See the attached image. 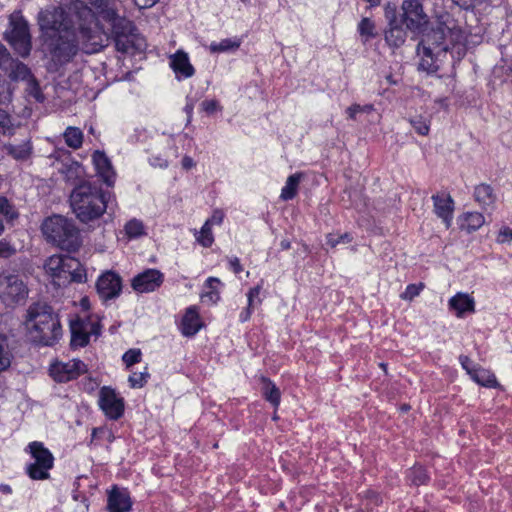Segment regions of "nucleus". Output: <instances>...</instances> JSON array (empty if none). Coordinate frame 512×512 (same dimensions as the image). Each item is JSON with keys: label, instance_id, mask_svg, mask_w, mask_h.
I'll use <instances>...</instances> for the list:
<instances>
[{"label": "nucleus", "instance_id": "1", "mask_svg": "<svg viewBox=\"0 0 512 512\" xmlns=\"http://www.w3.org/2000/svg\"><path fill=\"white\" fill-rule=\"evenodd\" d=\"M39 26L55 70L71 62L80 50L86 54L101 51L109 40L95 13L81 0L74 1L68 12L61 7L40 12Z\"/></svg>", "mask_w": 512, "mask_h": 512}, {"label": "nucleus", "instance_id": "2", "mask_svg": "<svg viewBox=\"0 0 512 512\" xmlns=\"http://www.w3.org/2000/svg\"><path fill=\"white\" fill-rule=\"evenodd\" d=\"M432 18L435 19L436 27H432L418 44L417 50H423V56L419 63V69L428 73H436L440 64L445 61L448 51L446 43V29L448 22V11L445 0L432 1Z\"/></svg>", "mask_w": 512, "mask_h": 512}, {"label": "nucleus", "instance_id": "3", "mask_svg": "<svg viewBox=\"0 0 512 512\" xmlns=\"http://www.w3.org/2000/svg\"><path fill=\"white\" fill-rule=\"evenodd\" d=\"M86 1L96 9L103 21L110 24L117 51L133 54L145 49V40L137 33L133 22L118 14V0Z\"/></svg>", "mask_w": 512, "mask_h": 512}, {"label": "nucleus", "instance_id": "4", "mask_svg": "<svg viewBox=\"0 0 512 512\" xmlns=\"http://www.w3.org/2000/svg\"><path fill=\"white\" fill-rule=\"evenodd\" d=\"M24 325L30 340L41 346H53L63 335L59 315L45 302L29 305Z\"/></svg>", "mask_w": 512, "mask_h": 512}, {"label": "nucleus", "instance_id": "5", "mask_svg": "<svg viewBox=\"0 0 512 512\" xmlns=\"http://www.w3.org/2000/svg\"><path fill=\"white\" fill-rule=\"evenodd\" d=\"M70 206L76 218L83 224L98 220L107 209H112L110 193L88 181L74 187L70 194Z\"/></svg>", "mask_w": 512, "mask_h": 512}, {"label": "nucleus", "instance_id": "6", "mask_svg": "<svg viewBox=\"0 0 512 512\" xmlns=\"http://www.w3.org/2000/svg\"><path fill=\"white\" fill-rule=\"evenodd\" d=\"M41 230L47 242L61 250L76 252L82 244L80 231L74 221L62 215L46 218Z\"/></svg>", "mask_w": 512, "mask_h": 512}, {"label": "nucleus", "instance_id": "7", "mask_svg": "<svg viewBox=\"0 0 512 512\" xmlns=\"http://www.w3.org/2000/svg\"><path fill=\"white\" fill-rule=\"evenodd\" d=\"M401 9L403 14L400 20L403 21L406 29L424 37L428 32L429 17L424 11L421 0H404Z\"/></svg>", "mask_w": 512, "mask_h": 512}, {"label": "nucleus", "instance_id": "8", "mask_svg": "<svg viewBox=\"0 0 512 512\" xmlns=\"http://www.w3.org/2000/svg\"><path fill=\"white\" fill-rule=\"evenodd\" d=\"M28 449L34 459L26 470L29 477L33 480H45L49 477V470L52 469L54 464V457L52 453L44 447L41 442H31Z\"/></svg>", "mask_w": 512, "mask_h": 512}, {"label": "nucleus", "instance_id": "9", "mask_svg": "<svg viewBox=\"0 0 512 512\" xmlns=\"http://www.w3.org/2000/svg\"><path fill=\"white\" fill-rule=\"evenodd\" d=\"M11 29L5 33V39L22 58H27L32 50V37L28 22L22 17L12 19Z\"/></svg>", "mask_w": 512, "mask_h": 512}, {"label": "nucleus", "instance_id": "10", "mask_svg": "<svg viewBox=\"0 0 512 512\" xmlns=\"http://www.w3.org/2000/svg\"><path fill=\"white\" fill-rule=\"evenodd\" d=\"M71 341L73 348L84 347L89 343L91 335L99 336L101 326L98 321L92 320L90 317L76 316L70 320Z\"/></svg>", "mask_w": 512, "mask_h": 512}, {"label": "nucleus", "instance_id": "11", "mask_svg": "<svg viewBox=\"0 0 512 512\" xmlns=\"http://www.w3.org/2000/svg\"><path fill=\"white\" fill-rule=\"evenodd\" d=\"M28 288L18 275H5L0 279V298L6 306H14L26 299Z\"/></svg>", "mask_w": 512, "mask_h": 512}, {"label": "nucleus", "instance_id": "12", "mask_svg": "<svg viewBox=\"0 0 512 512\" xmlns=\"http://www.w3.org/2000/svg\"><path fill=\"white\" fill-rule=\"evenodd\" d=\"M77 259L65 255H52L48 257L43 265L45 273L52 278L55 285L61 287L67 285L66 273L67 269H75Z\"/></svg>", "mask_w": 512, "mask_h": 512}, {"label": "nucleus", "instance_id": "13", "mask_svg": "<svg viewBox=\"0 0 512 512\" xmlns=\"http://www.w3.org/2000/svg\"><path fill=\"white\" fill-rule=\"evenodd\" d=\"M98 403L105 416L111 420H118L124 414V399L111 387L103 386L100 389Z\"/></svg>", "mask_w": 512, "mask_h": 512}, {"label": "nucleus", "instance_id": "14", "mask_svg": "<svg viewBox=\"0 0 512 512\" xmlns=\"http://www.w3.org/2000/svg\"><path fill=\"white\" fill-rule=\"evenodd\" d=\"M87 371L86 364L79 359L51 364L50 376L57 382H68L78 378Z\"/></svg>", "mask_w": 512, "mask_h": 512}, {"label": "nucleus", "instance_id": "15", "mask_svg": "<svg viewBox=\"0 0 512 512\" xmlns=\"http://www.w3.org/2000/svg\"><path fill=\"white\" fill-rule=\"evenodd\" d=\"M164 282V274L153 268L145 269L133 277L132 288L137 293H150L156 291Z\"/></svg>", "mask_w": 512, "mask_h": 512}, {"label": "nucleus", "instance_id": "16", "mask_svg": "<svg viewBox=\"0 0 512 512\" xmlns=\"http://www.w3.org/2000/svg\"><path fill=\"white\" fill-rule=\"evenodd\" d=\"M96 289L103 301L115 299L122 291V279L117 273L107 271L98 278Z\"/></svg>", "mask_w": 512, "mask_h": 512}, {"label": "nucleus", "instance_id": "17", "mask_svg": "<svg viewBox=\"0 0 512 512\" xmlns=\"http://www.w3.org/2000/svg\"><path fill=\"white\" fill-rule=\"evenodd\" d=\"M386 17L389 19V29L385 33L386 42L393 47L401 46L406 40V30L403 28V21L397 19L395 11H386Z\"/></svg>", "mask_w": 512, "mask_h": 512}, {"label": "nucleus", "instance_id": "18", "mask_svg": "<svg viewBox=\"0 0 512 512\" xmlns=\"http://www.w3.org/2000/svg\"><path fill=\"white\" fill-rule=\"evenodd\" d=\"M92 161L103 182L107 186H113L115 182V172L113 170L111 161L102 151L96 150L92 155Z\"/></svg>", "mask_w": 512, "mask_h": 512}, {"label": "nucleus", "instance_id": "19", "mask_svg": "<svg viewBox=\"0 0 512 512\" xmlns=\"http://www.w3.org/2000/svg\"><path fill=\"white\" fill-rule=\"evenodd\" d=\"M170 67L177 78H190L195 74V69L190 63L188 54L183 50H178L170 56Z\"/></svg>", "mask_w": 512, "mask_h": 512}, {"label": "nucleus", "instance_id": "20", "mask_svg": "<svg viewBox=\"0 0 512 512\" xmlns=\"http://www.w3.org/2000/svg\"><path fill=\"white\" fill-rule=\"evenodd\" d=\"M132 507L129 494L125 490L113 488L107 499V508L110 512H128Z\"/></svg>", "mask_w": 512, "mask_h": 512}, {"label": "nucleus", "instance_id": "21", "mask_svg": "<svg viewBox=\"0 0 512 512\" xmlns=\"http://www.w3.org/2000/svg\"><path fill=\"white\" fill-rule=\"evenodd\" d=\"M450 309L455 310L457 317L463 318L475 312V300L469 294L459 292L450 298Z\"/></svg>", "mask_w": 512, "mask_h": 512}, {"label": "nucleus", "instance_id": "22", "mask_svg": "<svg viewBox=\"0 0 512 512\" xmlns=\"http://www.w3.org/2000/svg\"><path fill=\"white\" fill-rule=\"evenodd\" d=\"M7 155L16 161H26L33 153V146L30 138H26L19 143H7L4 145Z\"/></svg>", "mask_w": 512, "mask_h": 512}, {"label": "nucleus", "instance_id": "23", "mask_svg": "<svg viewBox=\"0 0 512 512\" xmlns=\"http://www.w3.org/2000/svg\"><path fill=\"white\" fill-rule=\"evenodd\" d=\"M474 200L483 209H493L497 200V195L491 185L481 183L474 188Z\"/></svg>", "mask_w": 512, "mask_h": 512}, {"label": "nucleus", "instance_id": "24", "mask_svg": "<svg viewBox=\"0 0 512 512\" xmlns=\"http://www.w3.org/2000/svg\"><path fill=\"white\" fill-rule=\"evenodd\" d=\"M200 326V319L196 308L189 307L182 318L181 328L183 335H195L199 331Z\"/></svg>", "mask_w": 512, "mask_h": 512}, {"label": "nucleus", "instance_id": "25", "mask_svg": "<svg viewBox=\"0 0 512 512\" xmlns=\"http://www.w3.org/2000/svg\"><path fill=\"white\" fill-rule=\"evenodd\" d=\"M484 222L485 218L479 212H467L458 219L460 229L468 233L478 230Z\"/></svg>", "mask_w": 512, "mask_h": 512}, {"label": "nucleus", "instance_id": "26", "mask_svg": "<svg viewBox=\"0 0 512 512\" xmlns=\"http://www.w3.org/2000/svg\"><path fill=\"white\" fill-rule=\"evenodd\" d=\"M2 71L7 73L9 78L13 81L27 80L31 77V71L28 66L23 62L15 60L13 57L10 67L3 69Z\"/></svg>", "mask_w": 512, "mask_h": 512}, {"label": "nucleus", "instance_id": "27", "mask_svg": "<svg viewBox=\"0 0 512 512\" xmlns=\"http://www.w3.org/2000/svg\"><path fill=\"white\" fill-rule=\"evenodd\" d=\"M471 378L478 384L485 387H495L497 385L496 377L489 370L476 367L472 370Z\"/></svg>", "mask_w": 512, "mask_h": 512}, {"label": "nucleus", "instance_id": "28", "mask_svg": "<svg viewBox=\"0 0 512 512\" xmlns=\"http://www.w3.org/2000/svg\"><path fill=\"white\" fill-rule=\"evenodd\" d=\"M220 284V280L215 277H209L205 282V292L201 294V298L203 302H209L211 304H215L219 299V291L217 290V286Z\"/></svg>", "mask_w": 512, "mask_h": 512}, {"label": "nucleus", "instance_id": "29", "mask_svg": "<svg viewBox=\"0 0 512 512\" xmlns=\"http://www.w3.org/2000/svg\"><path fill=\"white\" fill-rule=\"evenodd\" d=\"M467 41V35L464 30L459 27H450V44H453V48H457V54H465V44Z\"/></svg>", "mask_w": 512, "mask_h": 512}, {"label": "nucleus", "instance_id": "30", "mask_svg": "<svg viewBox=\"0 0 512 512\" xmlns=\"http://www.w3.org/2000/svg\"><path fill=\"white\" fill-rule=\"evenodd\" d=\"M301 176L302 175L300 173H296V174L290 175L287 178V181L281 191V195H280L281 199L291 200L296 196Z\"/></svg>", "mask_w": 512, "mask_h": 512}, {"label": "nucleus", "instance_id": "31", "mask_svg": "<svg viewBox=\"0 0 512 512\" xmlns=\"http://www.w3.org/2000/svg\"><path fill=\"white\" fill-rule=\"evenodd\" d=\"M65 143L72 149H79L83 143V132L73 126H69L63 133Z\"/></svg>", "mask_w": 512, "mask_h": 512}, {"label": "nucleus", "instance_id": "32", "mask_svg": "<svg viewBox=\"0 0 512 512\" xmlns=\"http://www.w3.org/2000/svg\"><path fill=\"white\" fill-rule=\"evenodd\" d=\"M263 395L274 407L280 404V391L269 379L263 378Z\"/></svg>", "mask_w": 512, "mask_h": 512}, {"label": "nucleus", "instance_id": "33", "mask_svg": "<svg viewBox=\"0 0 512 512\" xmlns=\"http://www.w3.org/2000/svg\"><path fill=\"white\" fill-rule=\"evenodd\" d=\"M434 201V211L438 217H440L443 222L448 226V195L446 194H437L433 197Z\"/></svg>", "mask_w": 512, "mask_h": 512}, {"label": "nucleus", "instance_id": "34", "mask_svg": "<svg viewBox=\"0 0 512 512\" xmlns=\"http://www.w3.org/2000/svg\"><path fill=\"white\" fill-rule=\"evenodd\" d=\"M240 40L238 39H222L220 42H213L210 45V50L214 53L234 51L240 47Z\"/></svg>", "mask_w": 512, "mask_h": 512}, {"label": "nucleus", "instance_id": "35", "mask_svg": "<svg viewBox=\"0 0 512 512\" xmlns=\"http://www.w3.org/2000/svg\"><path fill=\"white\" fill-rule=\"evenodd\" d=\"M427 473L425 469L421 466H414L408 471L407 479L408 481L415 486H419L425 484L427 481Z\"/></svg>", "mask_w": 512, "mask_h": 512}, {"label": "nucleus", "instance_id": "36", "mask_svg": "<svg viewBox=\"0 0 512 512\" xmlns=\"http://www.w3.org/2000/svg\"><path fill=\"white\" fill-rule=\"evenodd\" d=\"M124 228L129 238H138L145 235V227L141 220L131 219L125 224Z\"/></svg>", "mask_w": 512, "mask_h": 512}, {"label": "nucleus", "instance_id": "37", "mask_svg": "<svg viewBox=\"0 0 512 512\" xmlns=\"http://www.w3.org/2000/svg\"><path fill=\"white\" fill-rule=\"evenodd\" d=\"M75 269L70 268L67 269L66 278L67 285L71 282L75 283H84L87 280V275L85 269L82 267L81 263L77 260V266H74Z\"/></svg>", "mask_w": 512, "mask_h": 512}, {"label": "nucleus", "instance_id": "38", "mask_svg": "<svg viewBox=\"0 0 512 512\" xmlns=\"http://www.w3.org/2000/svg\"><path fill=\"white\" fill-rule=\"evenodd\" d=\"M59 171L68 181H70L79 176L81 166L78 162L69 160L68 162L62 164V167L59 169Z\"/></svg>", "mask_w": 512, "mask_h": 512}, {"label": "nucleus", "instance_id": "39", "mask_svg": "<svg viewBox=\"0 0 512 512\" xmlns=\"http://www.w3.org/2000/svg\"><path fill=\"white\" fill-rule=\"evenodd\" d=\"M196 240L203 247H210L214 242L211 226L209 223H204L200 232L196 233Z\"/></svg>", "mask_w": 512, "mask_h": 512}, {"label": "nucleus", "instance_id": "40", "mask_svg": "<svg viewBox=\"0 0 512 512\" xmlns=\"http://www.w3.org/2000/svg\"><path fill=\"white\" fill-rule=\"evenodd\" d=\"M358 32L364 41H368L370 38L375 36V25L369 18H363L358 24Z\"/></svg>", "mask_w": 512, "mask_h": 512}, {"label": "nucleus", "instance_id": "41", "mask_svg": "<svg viewBox=\"0 0 512 512\" xmlns=\"http://www.w3.org/2000/svg\"><path fill=\"white\" fill-rule=\"evenodd\" d=\"M12 354L5 338H0V371L6 370L11 365Z\"/></svg>", "mask_w": 512, "mask_h": 512}, {"label": "nucleus", "instance_id": "42", "mask_svg": "<svg viewBox=\"0 0 512 512\" xmlns=\"http://www.w3.org/2000/svg\"><path fill=\"white\" fill-rule=\"evenodd\" d=\"M374 110V107L372 104H353L350 107L346 109V113L348 115V118L354 121L358 120V115L361 113H370Z\"/></svg>", "mask_w": 512, "mask_h": 512}, {"label": "nucleus", "instance_id": "43", "mask_svg": "<svg viewBox=\"0 0 512 512\" xmlns=\"http://www.w3.org/2000/svg\"><path fill=\"white\" fill-rule=\"evenodd\" d=\"M147 370V367H145L143 372H135L129 376L128 382L131 388H142L147 383V380L150 377Z\"/></svg>", "mask_w": 512, "mask_h": 512}, {"label": "nucleus", "instance_id": "44", "mask_svg": "<svg viewBox=\"0 0 512 512\" xmlns=\"http://www.w3.org/2000/svg\"><path fill=\"white\" fill-rule=\"evenodd\" d=\"M13 124L10 115L0 108V133L3 135L13 134Z\"/></svg>", "mask_w": 512, "mask_h": 512}, {"label": "nucleus", "instance_id": "45", "mask_svg": "<svg viewBox=\"0 0 512 512\" xmlns=\"http://www.w3.org/2000/svg\"><path fill=\"white\" fill-rule=\"evenodd\" d=\"M141 350L140 349H129L126 351L123 356L122 360L127 368H130L136 363H139L141 361Z\"/></svg>", "mask_w": 512, "mask_h": 512}, {"label": "nucleus", "instance_id": "46", "mask_svg": "<svg viewBox=\"0 0 512 512\" xmlns=\"http://www.w3.org/2000/svg\"><path fill=\"white\" fill-rule=\"evenodd\" d=\"M410 124L419 135L425 136L429 132V125L427 124L426 119L422 116L412 117L410 119Z\"/></svg>", "mask_w": 512, "mask_h": 512}, {"label": "nucleus", "instance_id": "47", "mask_svg": "<svg viewBox=\"0 0 512 512\" xmlns=\"http://www.w3.org/2000/svg\"><path fill=\"white\" fill-rule=\"evenodd\" d=\"M424 288V284L423 283H419V284H409L405 291L400 295V297L403 299V300H413L416 296H418L420 294V292L422 291V289Z\"/></svg>", "mask_w": 512, "mask_h": 512}, {"label": "nucleus", "instance_id": "48", "mask_svg": "<svg viewBox=\"0 0 512 512\" xmlns=\"http://www.w3.org/2000/svg\"><path fill=\"white\" fill-rule=\"evenodd\" d=\"M353 240V237L350 233H344L340 236L329 235L327 238V244L331 247H335L340 243H350Z\"/></svg>", "mask_w": 512, "mask_h": 512}, {"label": "nucleus", "instance_id": "49", "mask_svg": "<svg viewBox=\"0 0 512 512\" xmlns=\"http://www.w3.org/2000/svg\"><path fill=\"white\" fill-rule=\"evenodd\" d=\"M12 63V56L4 44L0 41V69L10 67Z\"/></svg>", "mask_w": 512, "mask_h": 512}, {"label": "nucleus", "instance_id": "50", "mask_svg": "<svg viewBox=\"0 0 512 512\" xmlns=\"http://www.w3.org/2000/svg\"><path fill=\"white\" fill-rule=\"evenodd\" d=\"M261 291V286L257 285L249 290L247 293L248 298V306L255 308L256 305L261 303V299L259 297Z\"/></svg>", "mask_w": 512, "mask_h": 512}, {"label": "nucleus", "instance_id": "51", "mask_svg": "<svg viewBox=\"0 0 512 512\" xmlns=\"http://www.w3.org/2000/svg\"><path fill=\"white\" fill-rule=\"evenodd\" d=\"M0 214L10 219L17 217V213L15 212L13 206L6 198H0Z\"/></svg>", "mask_w": 512, "mask_h": 512}, {"label": "nucleus", "instance_id": "52", "mask_svg": "<svg viewBox=\"0 0 512 512\" xmlns=\"http://www.w3.org/2000/svg\"><path fill=\"white\" fill-rule=\"evenodd\" d=\"M29 95L33 97L37 102L44 101V95L40 89L38 83L33 79L29 86Z\"/></svg>", "mask_w": 512, "mask_h": 512}, {"label": "nucleus", "instance_id": "53", "mask_svg": "<svg viewBox=\"0 0 512 512\" xmlns=\"http://www.w3.org/2000/svg\"><path fill=\"white\" fill-rule=\"evenodd\" d=\"M364 497L366 501L368 502L367 505H373L378 506L381 503V497L380 495L372 490H368L364 493Z\"/></svg>", "mask_w": 512, "mask_h": 512}, {"label": "nucleus", "instance_id": "54", "mask_svg": "<svg viewBox=\"0 0 512 512\" xmlns=\"http://www.w3.org/2000/svg\"><path fill=\"white\" fill-rule=\"evenodd\" d=\"M201 107L208 114H213L220 109L219 103L216 100H204L201 103Z\"/></svg>", "mask_w": 512, "mask_h": 512}, {"label": "nucleus", "instance_id": "55", "mask_svg": "<svg viewBox=\"0 0 512 512\" xmlns=\"http://www.w3.org/2000/svg\"><path fill=\"white\" fill-rule=\"evenodd\" d=\"M506 241H512V228L504 227L499 232L498 242L504 243Z\"/></svg>", "mask_w": 512, "mask_h": 512}, {"label": "nucleus", "instance_id": "56", "mask_svg": "<svg viewBox=\"0 0 512 512\" xmlns=\"http://www.w3.org/2000/svg\"><path fill=\"white\" fill-rule=\"evenodd\" d=\"M14 252L15 250L9 244L0 241V257L8 258Z\"/></svg>", "mask_w": 512, "mask_h": 512}, {"label": "nucleus", "instance_id": "57", "mask_svg": "<svg viewBox=\"0 0 512 512\" xmlns=\"http://www.w3.org/2000/svg\"><path fill=\"white\" fill-rule=\"evenodd\" d=\"M460 362L462 367L467 371L469 375H471L472 370L476 368L473 362L467 356H460Z\"/></svg>", "mask_w": 512, "mask_h": 512}, {"label": "nucleus", "instance_id": "58", "mask_svg": "<svg viewBox=\"0 0 512 512\" xmlns=\"http://www.w3.org/2000/svg\"><path fill=\"white\" fill-rule=\"evenodd\" d=\"M223 221V213L221 211H215L211 218L207 219L205 223H209V226L213 224H221Z\"/></svg>", "mask_w": 512, "mask_h": 512}, {"label": "nucleus", "instance_id": "59", "mask_svg": "<svg viewBox=\"0 0 512 512\" xmlns=\"http://www.w3.org/2000/svg\"><path fill=\"white\" fill-rule=\"evenodd\" d=\"M229 266L236 274H239L242 271L240 260L237 257H233L229 260Z\"/></svg>", "mask_w": 512, "mask_h": 512}, {"label": "nucleus", "instance_id": "60", "mask_svg": "<svg viewBox=\"0 0 512 512\" xmlns=\"http://www.w3.org/2000/svg\"><path fill=\"white\" fill-rule=\"evenodd\" d=\"M134 2L139 8L144 9L152 7L157 0H134Z\"/></svg>", "mask_w": 512, "mask_h": 512}, {"label": "nucleus", "instance_id": "61", "mask_svg": "<svg viewBox=\"0 0 512 512\" xmlns=\"http://www.w3.org/2000/svg\"><path fill=\"white\" fill-rule=\"evenodd\" d=\"M252 311H253L252 307L247 306V308H246V309H244V310L240 313V316H239L240 321H241V322H246V321H248V320L250 319L251 315H252Z\"/></svg>", "mask_w": 512, "mask_h": 512}, {"label": "nucleus", "instance_id": "62", "mask_svg": "<svg viewBox=\"0 0 512 512\" xmlns=\"http://www.w3.org/2000/svg\"><path fill=\"white\" fill-rule=\"evenodd\" d=\"M454 4L463 9H468L473 5L474 0H452Z\"/></svg>", "mask_w": 512, "mask_h": 512}, {"label": "nucleus", "instance_id": "63", "mask_svg": "<svg viewBox=\"0 0 512 512\" xmlns=\"http://www.w3.org/2000/svg\"><path fill=\"white\" fill-rule=\"evenodd\" d=\"M195 166V162L189 156H184L182 159V167L186 170L191 169Z\"/></svg>", "mask_w": 512, "mask_h": 512}, {"label": "nucleus", "instance_id": "64", "mask_svg": "<svg viewBox=\"0 0 512 512\" xmlns=\"http://www.w3.org/2000/svg\"><path fill=\"white\" fill-rule=\"evenodd\" d=\"M0 492H2L4 494H10V493H12V489L7 484H1L0 485Z\"/></svg>", "mask_w": 512, "mask_h": 512}]
</instances>
